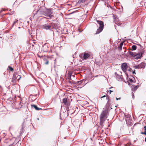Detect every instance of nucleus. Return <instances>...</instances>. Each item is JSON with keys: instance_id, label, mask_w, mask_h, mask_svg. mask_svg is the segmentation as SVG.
I'll return each mask as SVG.
<instances>
[{"instance_id": "nucleus-32", "label": "nucleus", "mask_w": 146, "mask_h": 146, "mask_svg": "<svg viewBox=\"0 0 146 146\" xmlns=\"http://www.w3.org/2000/svg\"><path fill=\"white\" fill-rule=\"evenodd\" d=\"M113 91H112V90H110L109 92H110V93L111 94V92H112Z\"/></svg>"}, {"instance_id": "nucleus-40", "label": "nucleus", "mask_w": 146, "mask_h": 146, "mask_svg": "<svg viewBox=\"0 0 146 146\" xmlns=\"http://www.w3.org/2000/svg\"><path fill=\"white\" fill-rule=\"evenodd\" d=\"M40 8H41V7H40Z\"/></svg>"}, {"instance_id": "nucleus-30", "label": "nucleus", "mask_w": 146, "mask_h": 146, "mask_svg": "<svg viewBox=\"0 0 146 146\" xmlns=\"http://www.w3.org/2000/svg\"><path fill=\"white\" fill-rule=\"evenodd\" d=\"M83 53L81 54H80V58H82V56H83Z\"/></svg>"}, {"instance_id": "nucleus-20", "label": "nucleus", "mask_w": 146, "mask_h": 146, "mask_svg": "<svg viewBox=\"0 0 146 146\" xmlns=\"http://www.w3.org/2000/svg\"><path fill=\"white\" fill-rule=\"evenodd\" d=\"M144 130L145 131L144 132H142L141 133V134H144L146 135V126H145L144 127Z\"/></svg>"}, {"instance_id": "nucleus-16", "label": "nucleus", "mask_w": 146, "mask_h": 146, "mask_svg": "<svg viewBox=\"0 0 146 146\" xmlns=\"http://www.w3.org/2000/svg\"><path fill=\"white\" fill-rule=\"evenodd\" d=\"M63 102L65 105H67V99L66 98H64L62 100Z\"/></svg>"}, {"instance_id": "nucleus-10", "label": "nucleus", "mask_w": 146, "mask_h": 146, "mask_svg": "<svg viewBox=\"0 0 146 146\" xmlns=\"http://www.w3.org/2000/svg\"><path fill=\"white\" fill-rule=\"evenodd\" d=\"M48 46L46 44H44L42 46V50L44 52H46L48 50Z\"/></svg>"}, {"instance_id": "nucleus-24", "label": "nucleus", "mask_w": 146, "mask_h": 146, "mask_svg": "<svg viewBox=\"0 0 146 146\" xmlns=\"http://www.w3.org/2000/svg\"><path fill=\"white\" fill-rule=\"evenodd\" d=\"M8 68H9V70L11 71H13V68L10 66H9L8 67Z\"/></svg>"}, {"instance_id": "nucleus-28", "label": "nucleus", "mask_w": 146, "mask_h": 146, "mask_svg": "<svg viewBox=\"0 0 146 146\" xmlns=\"http://www.w3.org/2000/svg\"><path fill=\"white\" fill-rule=\"evenodd\" d=\"M34 44H32V46L33 47L35 46H37V44H36L35 42H34Z\"/></svg>"}, {"instance_id": "nucleus-18", "label": "nucleus", "mask_w": 146, "mask_h": 146, "mask_svg": "<svg viewBox=\"0 0 146 146\" xmlns=\"http://www.w3.org/2000/svg\"><path fill=\"white\" fill-rule=\"evenodd\" d=\"M86 0H79L78 3H84Z\"/></svg>"}, {"instance_id": "nucleus-17", "label": "nucleus", "mask_w": 146, "mask_h": 146, "mask_svg": "<svg viewBox=\"0 0 146 146\" xmlns=\"http://www.w3.org/2000/svg\"><path fill=\"white\" fill-rule=\"evenodd\" d=\"M123 42H121L119 46L118 47V49H120V50H122V46L123 45Z\"/></svg>"}, {"instance_id": "nucleus-39", "label": "nucleus", "mask_w": 146, "mask_h": 146, "mask_svg": "<svg viewBox=\"0 0 146 146\" xmlns=\"http://www.w3.org/2000/svg\"><path fill=\"white\" fill-rule=\"evenodd\" d=\"M98 65H100V64H98Z\"/></svg>"}, {"instance_id": "nucleus-13", "label": "nucleus", "mask_w": 146, "mask_h": 146, "mask_svg": "<svg viewBox=\"0 0 146 146\" xmlns=\"http://www.w3.org/2000/svg\"><path fill=\"white\" fill-rule=\"evenodd\" d=\"M31 107L32 108L34 107L37 110H39L41 109V108L37 107L36 105H32Z\"/></svg>"}, {"instance_id": "nucleus-34", "label": "nucleus", "mask_w": 146, "mask_h": 146, "mask_svg": "<svg viewBox=\"0 0 146 146\" xmlns=\"http://www.w3.org/2000/svg\"><path fill=\"white\" fill-rule=\"evenodd\" d=\"M4 10H1L0 11V13H1L2 11H4Z\"/></svg>"}, {"instance_id": "nucleus-15", "label": "nucleus", "mask_w": 146, "mask_h": 146, "mask_svg": "<svg viewBox=\"0 0 146 146\" xmlns=\"http://www.w3.org/2000/svg\"><path fill=\"white\" fill-rule=\"evenodd\" d=\"M116 78L117 80L119 81H121L122 80L121 76L120 75H117V76H116Z\"/></svg>"}, {"instance_id": "nucleus-38", "label": "nucleus", "mask_w": 146, "mask_h": 146, "mask_svg": "<svg viewBox=\"0 0 146 146\" xmlns=\"http://www.w3.org/2000/svg\"><path fill=\"white\" fill-rule=\"evenodd\" d=\"M132 78H133L134 79V77H132Z\"/></svg>"}, {"instance_id": "nucleus-27", "label": "nucleus", "mask_w": 146, "mask_h": 146, "mask_svg": "<svg viewBox=\"0 0 146 146\" xmlns=\"http://www.w3.org/2000/svg\"><path fill=\"white\" fill-rule=\"evenodd\" d=\"M106 97V100H108V99H109V97L108 96H105L104 95V96H103L101 98H103L105 97Z\"/></svg>"}, {"instance_id": "nucleus-11", "label": "nucleus", "mask_w": 146, "mask_h": 146, "mask_svg": "<svg viewBox=\"0 0 146 146\" xmlns=\"http://www.w3.org/2000/svg\"><path fill=\"white\" fill-rule=\"evenodd\" d=\"M106 118L101 117H100V124L101 125H102L106 120Z\"/></svg>"}, {"instance_id": "nucleus-2", "label": "nucleus", "mask_w": 146, "mask_h": 146, "mask_svg": "<svg viewBox=\"0 0 146 146\" xmlns=\"http://www.w3.org/2000/svg\"><path fill=\"white\" fill-rule=\"evenodd\" d=\"M96 22L99 25V28L97 29L96 34H99L102 31L104 28V25L103 22L99 20H96Z\"/></svg>"}, {"instance_id": "nucleus-5", "label": "nucleus", "mask_w": 146, "mask_h": 146, "mask_svg": "<svg viewBox=\"0 0 146 146\" xmlns=\"http://www.w3.org/2000/svg\"><path fill=\"white\" fill-rule=\"evenodd\" d=\"M42 28L46 30H51L54 27L52 25V24H51L49 25L47 24L43 25Z\"/></svg>"}, {"instance_id": "nucleus-36", "label": "nucleus", "mask_w": 146, "mask_h": 146, "mask_svg": "<svg viewBox=\"0 0 146 146\" xmlns=\"http://www.w3.org/2000/svg\"><path fill=\"white\" fill-rule=\"evenodd\" d=\"M113 88L112 87H111V88H110V89H111V88Z\"/></svg>"}, {"instance_id": "nucleus-22", "label": "nucleus", "mask_w": 146, "mask_h": 146, "mask_svg": "<svg viewBox=\"0 0 146 146\" xmlns=\"http://www.w3.org/2000/svg\"><path fill=\"white\" fill-rule=\"evenodd\" d=\"M139 86H134V88H133V89L134 90H136L137 89Z\"/></svg>"}, {"instance_id": "nucleus-12", "label": "nucleus", "mask_w": 146, "mask_h": 146, "mask_svg": "<svg viewBox=\"0 0 146 146\" xmlns=\"http://www.w3.org/2000/svg\"><path fill=\"white\" fill-rule=\"evenodd\" d=\"M139 66L140 68H145L146 64H145L144 62H142L139 64Z\"/></svg>"}, {"instance_id": "nucleus-6", "label": "nucleus", "mask_w": 146, "mask_h": 146, "mask_svg": "<svg viewBox=\"0 0 146 146\" xmlns=\"http://www.w3.org/2000/svg\"><path fill=\"white\" fill-rule=\"evenodd\" d=\"M92 56L90 53L85 52L83 54V59L82 58V59L83 60H86L87 59L92 58Z\"/></svg>"}, {"instance_id": "nucleus-14", "label": "nucleus", "mask_w": 146, "mask_h": 146, "mask_svg": "<svg viewBox=\"0 0 146 146\" xmlns=\"http://www.w3.org/2000/svg\"><path fill=\"white\" fill-rule=\"evenodd\" d=\"M17 79V77L15 75H14L12 78V81L14 83H15Z\"/></svg>"}, {"instance_id": "nucleus-23", "label": "nucleus", "mask_w": 146, "mask_h": 146, "mask_svg": "<svg viewBox=\"0 0 146 146\" xmlns=\"http://www.w3.org/2000/svg\"><path fill=\"white\" fill-rule=\"evenodd\" d=\"M129 80L131 83H132L133 82V79L130 78H129Z\"/></svg>"}, {"instance_id": "nucleus-37", "label": "nucleus", "mask_w": 146, "mask_h": 146, "mask_svg": "<svg viewBox=\"0 0 146 146\" xmlns=\"http://www.w3.org/2000/svg\"><path fill=\"white\" fill-rule=\"evenodd\" d=\"M145 141L146 142V137L145 138Z\"/></svg>"}, {"instance_id": "nucleus-3", "label": "nucleus", "mask_w": 146, "mask_h": 146, "mask_svg": "<svg viewBox=\"0 0 146 146\" xmlns=\"http://www.w3.org/2000/svg\"><path fill=\"white\" fill-rule=\"evenodd\" d=\"M130 54L134 57L135 59H138L141 58L142 56L143 53L142 52H140L137 53L136 52L130 51L129 52Z\"/></svg>"}, {"instance_id": "nucleus-4", "label": "nucleus", "mask_w": 146, "mask_h": 146, "mask_svg": "<svg viewBox=\"0 0 146 146\" xmlns=\"http://www.w3.org/2000/svg\"><path fill=\"white\" fill-rule=\"evenodd\" d=\"M113 17L114 19L113 21L115 23V24L118 26H121V23H120V22L119 21V19L117 18V16L113 15Z\"/></svg>"}, {"instance_id": "nucleus-8", "label": "nucleus", "mask_w": 146, "mask_h": 146, "mask_svg": "<svg viewBox=\"0 0 146 146\" xmlns=\"http://www.w3.org/2000/svg\"><path fill=\"white\" fill-rule=\"evenodd\" d=\"M127 68V65L126 63H123L121 65V68L122 70L124 72H126Z\"/></svg>"}, {"instance_id": "nucleus-21", "label": "nucleus", "mask_w": 146, "mask_h": 146, "mask_svg": "<svg viewBox=\"0 0 146 146\" xmlns=\"http://www.w3.org/2000/svg\"><path fill=\"white\" fill-rule=\"evenodd\" d=\"M83 80H81V81H78L77 82L78 85H80L83 82Z\"/></svg>"}, {"instance_id": "nucleus-41", "label": "nucleus", "mask_w": 146, "mask_h": 146, "mask_svg": "<svg viewBox=\"0 0 146 146\" xmlns=\"http://www.w3.org/2000/svg\"><path fill=\"white\" fill-rule=\"evenodd\" d=\"M1 87V86H0V87Z\"/></svg>"}, {"instance_id": "nucleus-31", "label": "nucleus", "mask_w": 146, "mask_h": 146, "mask_svg": "<svg viewBox=\"0 0 146 146\" xmlns=\"http://www.w3.org/2000/svg\"><path fill=\"white\" fill-rule=\"evenodd\" d=\"M133 74H136L135 72V70H134L133 72Z\"/></svg>"}, {"instance_id": "nucleus-35", "label": "nucleus", "mask_w": 146, "mask_h": 146, "mask_svg": "<svg viewBox=\"0 0 146 146\" xmlns=\"http://www.w3.org/2000/svg\"><path fill=\"white\" fill-rule=\"evenodd\" d=\"M132 97L133 98V99H134V96L133 94L132 95Z\"/></svg>"}, {"instance_id": "nucleus-33", "label": "nucleus", "mask_w": 146, "mask_h": 146, "mask_svg": "<svg viewBox=\"0 0 146 146\" xmlns=\"http://www.w3.org/2000/svg\"><path fill=\"white\" fill-rule=\"evenodd\" d=\"M116 99L117 100H120V98H116Z\"/></svg>"}, {"instance_id": "nucleus-26", "label": "nucleus", "mask_w": 146, "mask_h": 146, "mask_svg": "<svg viewBox=\"0 0 146 146\" xmlns=\"http://www.w3.org/2000/svg\"><path fill=\"white\" fill-rule=\"evenodd\" d=\"M134 67L135 69L140 68L139 65H138L135 66H134Z\"/></svg>"}, {"instance_id": "nucleus-7", "label": "nucleus", "mask_w": 146, "mask_h": 146, "mask_svg": "<svg viewBox=\"0 0 146 146\" xmlns=\"http://www.w3.org/2000/svg\"><path fill=\"white\" fill-rule=\"evenodd\" d=\"M125 120L127 124L130 125L131 124L132 122L131 117L129 115H127Z\"/></svg>"}, {"instance_id": "nucleus-25", "label": "nucleus", "mask_w": 146, "mask_h": 146, "mask_svg": "<svg viewBox=\"0 0 146 146\" xmlns=\"http://www.w3.org/2000/svg\"><path fill=\"white\" fill-rule=\"evenodd\" d=\"M18 22V20H17L16 21H15L13 23V24L12 25V27H13L14 25L17 22Z\"/></svg>"}, {"instance_id": "nucleus-9", "label": "nucleus", "mask_w": 146, "mask_h": 146, "mask_svg": "<svg viewBox=\"0 0 146 146\" xmlns=\"http://www.w3.org/2000/svg\"><path fill=\"white\" fill-rule=\"evenodd\" d=\"M108 113V111L106 110H103L102 112L100 117H104V118H106V116Z\"/></svg>"}, {"instance_id": "nucleus-29", "label": "nucleus", "mask_w": 146, "mask_h": 146, "mask_svg": "<svg viewBox=\"0 0 146 146\" xmlns=\"http://www.w3.org/2000/svg\"><path fill=\"white\" fill-rule=\"evenodd\" d=\"M45 64H48V61L47 60L46 61V62L45 63Z\"/></svg>"}, {"instance_id": "nucleus-1", "label": "nucleus", "mask_w": 146, "mask_h": 146, "mask_svg": "<svg viewBox=\"0 0 146 146\" xmlns=\"http://www.w3.org/2000/svg\"><path fill=\"white\" fill-rule=\"evenodd\" d=\"M37 12H39L40 13L44 15L45 16L48 17V19L51 18L53 17V15H52V11L48 9L46 10L45 11L42 12L40 10H38L37 11Z\"/></svg>"}, {"instance_id": "nucleus-19", "label": "nucleus", "mask_w": 146, "mask_h": 146, "mask_svg": "<svg viewBox=\"0 0 146 146\" xmlns=\"http://www.w3.org/2000/svg\"><path fill=\"white\" fill-rule=\"evenodd\" d=\"M132 48L133 50H135L137 49V46L135 45H133L132 46Z\"/></svg>"}]
</instances>
